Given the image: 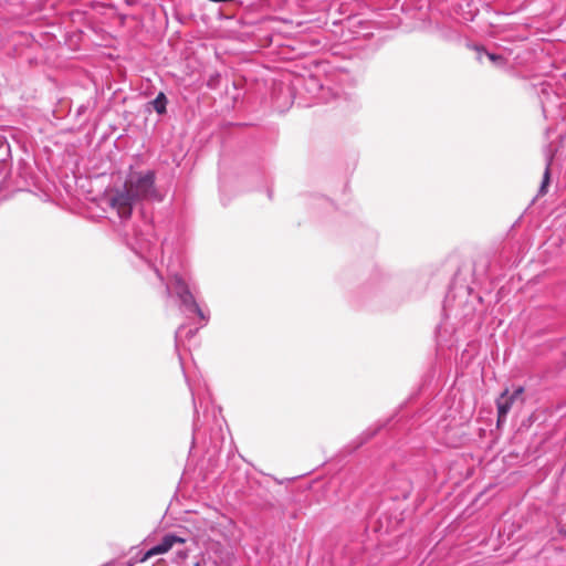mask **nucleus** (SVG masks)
I'll return each instance as SVG.
<instances>
[{"mask_svg": "<svg viewBox=\"0 0 566 566\" xmlns=\"http://www.w3.org/2000/svg\"><path fill=\"white\" fill-rule=\"evenodd\" d=\"M155 172L151 170L132 171L122 187L127 190L133 200L137 202L160 199L155 187Z\"/></svg>", "mask_w": 566, "mask_h": 566, "instance_id": "obj_2", "label": "nucleus"}, {"mask_svg": "<svg viewBox=\"0 0 566 566\" xmlns=\"http://www.w3.org/2000/svg\"><path fill=\"white\" fill-rule=\"evenodd\" d=\"M475 51L478 52V60L481 62L482 56L485 55L489 61L496 67H505L507 64V60L501 55L488 52L484 48L481 46H474Z\"/></svg>", "mask_w": 566, "mask_h": 566, "instance_id": "obj_7", "label": "nucleus"}, {"mask_svg": "<svg viewBox=\"0 0 566 566\" xmlns=\"http://www.w3.org/2000/svg\"><path fill=\"white\" fill-rule=\"evenodd\" d=\"M197 329H192V328H186L185 326H180L177 332H176V348L178 352H181V350H191L190 347H187L184 343V336L186 337H192L195 336Z\"/></svg>", "mask_w": 566, "mask_h": 566, "instance_id": "obj_8", "label": "nucleus"}, {"mask_svg": "<svg viewBox=\"0 0 566 566\" xmlns=\"http://www.w3.org/2000/svg\"><path fill=\"white\" fill-rule=\"evenodd\" d=\"M108 207L116 212L122 222L130 219L134 205L137 202L133 200L127 190L123 187L116 188L107 196Z\"/></svg>", "mask_w": 566, "mask_h": 566, "instance_id": "obj_4", "label": "nucleus"}, {"mask_svg": "<svg viewBox=\"0 0 566 566\" xmlns=\"http://www.w3.org/2000/svg\"><path fill=\"white\" fill-rule=\"evenodd\" d=\"M186 539L182 537H179L175 534H167L163 537L161 542L154 547H151L149 551H147L142 558V562H146L150 557L155 555H161L169 552L175 544H185Z\"/></svg>", "mask_w": 566, "mask_h": 566, "instance_id": "obj_6", "label": "nucleus"}, {"mask_svg": "<svg viewBox=\"0 0 566 566\" xmlns=\"http://www.w3.org/2000/svg\"><path fill=\"white\" fill-rule=\"evenodd\" d=\"M523 394L524 388L517 387L513 392H510L509 389H505L500 395V397L496 400L497 424L502 423L505 420L506 415L516 402H520L521 405L523 403Z\"/></svg>", "mask_w": 566, "mask_h": 566, "instance_id": "obj_5", "label": "nucleus"}, {"mask_svg": "<svg viewBox=\"0 0 566 566\" xmlns=\"http://www.w3.org/2000/svg\"><path fill=\"white\" fill-rule=\"evenodd\" d=\"M119 231L123 234L127 247H129L132 251H134L140 259L147 262L151 261L158 249L157 240L154 237L146 238L143 232H139L136 229L133 230L132 234L126 230Z\"/></svg>", "mask_w": 566, "mask_h": 566, "instance_id": "obj_3", "label": "nucleus"}, {"mask_svg": "<svg viewBox=\"0 0 566 566\" xmlns=\"http://www.w3.org/2000/svg\"><path fill=\"white\" fill-rule=\"evenodd\" d=\"M167 102L168 101H167L166 95L163 92H160L151 103H153L154 109L158 114H165Z\"/></svg>", "mask_w": 566, "mask_h": 566, "instance_id": "obj_10", "label": "nucleus"}, {"mask_svg": "<svg viewBox=\"0 0 566 566\" xmlns=\"http://www.w3.org/2000/svg\"><path fill=\"white\" fill-rule=\"evenodd\" d=\"M166 287L168 293L172 292L177 296L178 307L184 314H196L202 322L201 326L208 323L209 315L197 303L188 283L182 279V276L177 273L172 274L169 282L166 284Z\"/></svg>", "mask_w": 566, "mask_h": 566, "instance_id": "obj_1", "label": "nucleus"}, {"mask_svg": "<svg viewBox=\"0 0 566 566\" xmlns=\"http://www.w3.org/2000/svg\"><path fill=\"white\" fill-rule=\"evenodd\" d=\"M552 161H553V156L552 155L547 156V158H546V167H545V170H544V174H543V180H542V184L539 186L537 196L542 197V196H545L547 193L548 185L551 182V166H552Z\"/></svg>", "mask_w": 566, "mask_h": 566, "instance_id": "obj_9", "label": "nucleus"}]
</instances>
